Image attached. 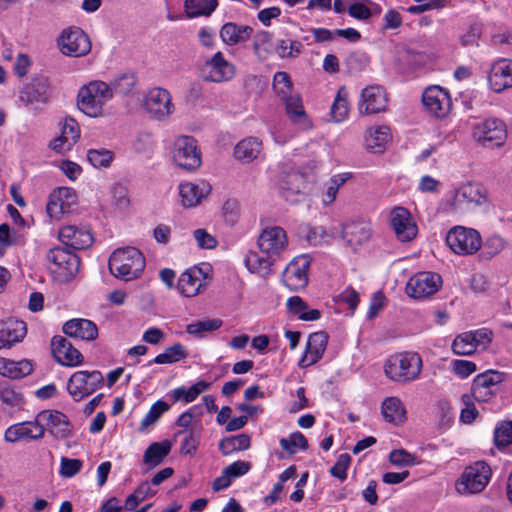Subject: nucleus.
<instances>
[{
  "label": "nucleus",
  "mask_w": 512,
  "mask_h": 512,
  "mask_svg": "<svg viewBox=\"0 0 512 512\" xmlns=\"http://www.w3.org/2000/svg\"><path fill=\"white\" fill-rule=\"evenodd\" d=\"M109 270L112 275L124 281L138 278L145 268V258L134 247L115 250L109 258Z\"/></svg>",
  "instance_id": "obj_1"
},
{
  "label": "nucleus",
  "mask_w": 512,
  "mask_h": 512,
  "mask_svg": "<svg viewBox=\"0 0 512 512\" xmlns=\"http://www.w3.org/2000/svg\"><path fill=\"white\" fill-rule=\"evenodd\" d=\"M422 360L417 353H398L390 356L384 364L385 375L394 382L406 383L417 379L421 373Z\"/></svg>",
  "instance_id": "obj_2"
},
{
  "label": "nucleus",
  "mask_w": 512,
  "mask_h": 512,
  "mask_svg": "<svg viewBox=\"0 0 512 512\" xmlns=\"http://www.w3.org/2000/svg\"><path fill=\"white\" fill-rule=\"evenodd\" d=\"M112 99L109 84L95 80L79 89L77 105L80 111L90 117H98L102 114L103 106Z\"/></svg>",
  "instance_id": "obj_3"
},
{
  "label": "nucleus",
  "mask_w": 512,
  "mask_h": 512,
  "mask_svg": "<svg viewBox=\"0 0 512 512\" xmlns=\"http://www.w3.org/2000/svg\"><path fill=\"white\" fill-rule=\"evenodd\" d=\"M46 259L53 265L50 269L60 282L72 280L79 271L80 258L66 248H51L46 254Z\"/></svg>",
  "instance_id": "obj_4"
},
{
  "label": "nucleus",
  "mask_w": 512,
  "mask_h": 512,
  "mask_svg": "<svg viewBox=\"0 0 512 512\" xmlns=\"http://www.w3.org/2000/svg\"><path fill=\"white\" fill-rule=\"evenodd\" d=\"M490 475L491 469L485 462H476L465 468L456 482V490L460 494L479 493L487 486Z\"/></svg>",
  "instance_id": "obj_5"
},
{
  "label": "nucleus",
  "mask_w": 512,
  "mask_h": 512,
  "mask_svg": "<svg viewBox=\"0 0 512 512\" xmlns=\"http://www.w3.org/2000/svg\"><path fill=\"white\" fill-rule=\"evenodd\" d=\"M446 243L454 253L470 255L479 250L482 239L477 230L456 226L447 233Z\"/></svg>",
  "instance_id": "obj_6"
},
{
  "label": "nucleus",
  "mask_w": 512,
  "mask_h": 512,
  "mask_svg": "<svg viewBox=\"0 0 512 512\" xmlns=\"http://www.w3.org/2000/svg\"><path fill=\"white\" fill-rule=\"evenodd\" d=\"M472 136L483 147H500L507 137L506 125L500 119L489 118L474 125Z\"/></svg>",
  "instance_id": "obj_7"
},
{
  "label": "nucleus",
  "mask_w": 512,
  "mask_h": 512,
  "mask_svg": "<svg viewBox=\"0 0 512 512\" xmlns=\"http://www.w3.org/2000/svg\"><path fill=\"white\" fill-rule=\"evenodd\" d=\"M173 160L178 167L188 171L200 167L202 160L197 140L192 136L178 137L174 142Z\"/></svg>",
  "instance_id": "obj_8"
},
{
  "label": "nucleus",
  "mask_w": 512,
  "mask_h": 512,
  "mask_svg": "<svg viewBox=\"0 0 512 512\" xmlns=\"http://www.w3.org/2000/svg\"><path fill=\"white\" fill-rule=\"evenodd\" d=\"M58 45L64 55L80 57L91 50V42L88 35L78 27H70L61 33Z\"/></svg>",
  "instance_id": "obj_9"
},
{
  "label": "nucleus",
  "mask_w": 512,
  "mask_h": 512,
  "mask_svg": "<svg viewBox=\"0 0 512 512\" xmlns=\"http://www.w3.org/2000/svg\"><path fill=\"white\" fill-rule=\"evenodd\" d=\"M441 284L440 275L432 272H420L408 280L405 290L409 297L420 300L435 294Z\"/></svg>",
  "instance_id": "obj_10"
},
{
  "label": "nucleus",
  "mask_w": 512,
  "mask_h": 512,
  "mask_svg": "<svg viewBox=\"0 0 512 512\" xmlns=\"http://www.w3.org/2000/svg\"><path fill=\"white\" fill-rule=\"evenodd\" d=\"M235 73V66L228 62L221 52H217L205 62L201 77L206 82L221 83L231 80Z\"/></svg>",
  "instance_id": "obj_11"
},
{
  "label": "nucleus",
  "mask_w": 512,
  "mask_h": 512,
  "mask_svg": "<svg viewBox=\"0 0 512 512\" xmlns=\"http://www.w3.org/2000/svg\"><path fill=\"white\" fill-rule=\"evenodd\" d=\"M311 258L307 254L295 257L283 271V281L291 290L305 288L308 284V270Z\"/></svg>",
  "instance_id": "obj_12"
},
{
  "label": "nucleus",
  "mask_w": 512,
  "mask_h": 512,
  "mask_svg": "<svg viewBox=\"0 0 512 512\" xmlns=\"http://www.w3.org/2000/svg\"><path fill=\"white\" fill-rule=\"evenodd\" d=\"M144 106L150 116L156 120L166 119L174 110L169 92L159 87L148 92L144 99Z\"/></svg>",
  "instance_id": "obj_13"
},
{
  "label": "nucleus",
  "mask_w": 512,
  "mask_h": 512,
  "mask_svg": "<svg viewBox=\"0 0 512 512\" xmlns=\"http://www.w3.org/2000/svg\"><path fill=\"white\" fill-rule=\"evenodd\" d=\"M505 380V374L488 370L475 377L471 387V395L477 402H487L495 394L494 387Z\"/></svg>",
  "instance_id": "obj_14"
},
{
  "label": "nucleus",
  "mask_w": 512,
  "mask_h": 512,
  "mask_svg": "<svg viewBox=\"0 0 512 512\" xmlns=\"http://www.w3.org/2000/svg\"><path fill=\"white\" fill-rule=\"evenodd\" d=\"M387 103L384 88L380 85H371L361 91L358 110L360 114H377L386 110Z\"/></svg>",
  "instance_id": "obj_15"
},
{
  "label": "nucleus",
  "mask_w": 512,
  "mask_h": 512,
  "mask_svg": "<svg viewBox=\"0 0 512 512\" xmlns=\"http://www.w3.org/2000/svg\"><path fill=\"white\" fill-rule=\"evenodd\" d=\"M287 244L286 232L278 226L264 229L258 239L260 251L269 256H279Z\"/></svg>",
  "instance_id": "obj_16"
},
{
  "label": "nucleus",
  "mask_w": 512,
  "mask_h": 512,
  "mask_svg": "<svg viewBox=\"0 0 512 512\" xmlns=\"http://www.w3.org/2000/svg\"><path fill=\"white\" fill-rule=\"evenodd\" d=\"M38 422L56 438L64 439L71 435L68 417L57 410H43L37 414Z\"/></svg>",
  "instance_id": "obj_17"
},
{
  "label": "nucleus",
  "mask_w": 512,
  "mask_h": 512,
  "mask_svg": "<svg viewBox=\"0 0 512 512\" xmlns=\"http://www.w3.org/2000/svg\"><path fill=\"white\" fill-rule=\"evenodd\" d=\"M45 428L38 422V416L33 421L16 423L5 431V441L16 443L21 440H38L44 436Z\"/></svg>",
  "instance_id": "obj_18"
},
{
  "label": "nucleus",
  "mask_w": 512,
  "mask_h": 512,
  "mask_svg": "<svg viewBox=\"0 0 512 512\" xmlns=\"http://www.w3.org/2000/svg\"><path fill=\"white\" fill-rule=\"evenodd\" d=\"M390 223L397 238L402 242L411 241L417 235V226L410 212L404 207H396L392 210Z\"/></svg>",
  "instance_id": "obj_19"
},
{
  "label": "nucleus",
  "mask_w": 512,
  "mask_h": 512,
  "mask_svg": "<svg viewBox=\"0 0 512 512\" xmlns=\"http://www.w3.org/2000/svg\"><path fill=\"white\" fill-rule=\"evenodd\" d=\"M59 240L68 248L83 250L92 245L94 238L86 227L67 225L59 230Z\"/></svg>",
  "instance_id": "obj_20"
},
{
  "label": "nucleus",
  "mask_w": 512,
  "mask_h": 512,
  "mask_svg": "<svg viewBox=\"0 0 512 512\" xmlns=\"http://www.w3.org/2000/svg\"><path fill=\"white\" fill-rule=\"evenodd\" d=\"M51 349L55 360L64 366L74 367L83 362V355L66 338L54 336Z\"/></svg>",
  "instance_id": "obj_21"
},
{
  "label": "nucleus",
  "mask_w": 512,
  "mask_h": 512,
  "mask_svg": "<svg viewBox=\"0 0 512 512\" xmlns=\"http://www.w3.org/2000/svg\"><path fill=\"white\" fill-rule=\"evenodd\" d=\"M306 184V177L297 170L283 172L279 179L280 192L291 203L298 201L296 196L304 193Z\"/></svg>",
  "instance_id": "obj_22"
},
{
  "label": "nucleus",
  "mask_w": 512,
  "mask_h": 512,
  "mask_svg": "<svg viewBox=\"0 0 512 512\" xmlns=\"http://www.w3.org/2000/svg\"><path fill=\"white\" fill-rule=\"evenodd\" d=\"M279 99L285 105L286 114L293 124L298 125L303 130L312 128V123L305 112L300 94L292 92Z\"/></svg>",
  "instance_id": "obj_23"
},
{
  "label": "nucleus",
  "mask_w": 512,
  "mask_h": 512,
  "mask_svg": "<svg viewBox=\"0 0 512 512\" xmlns=\"http://www.w3.org/2000/svg\"><path fill=\"white\" fill-rule=\"evenodd\" d=\"M50 83L46 76L33 78L32 82L20 91V101L25 105L34 102L46 103L50 96Z\"/></svg>",
  "instance_id": "obj_24"
},
{
  "label": "nucleus",
  "mask_w": 512,
  "mask_h": 512,
  "mask_svg": "<svg viewBox=\"0 0 512 512\" xmlns=\"http://www.w3.org/2000/svg\"><path fill=\"white\" fill-rule=\"evenodd\" d=\"M423 105L436 117H444L450 108L448 94L440 87L427 88L422 95Z\"/></svg>",
  "instance_id": "obj_25"
},
{
  "label": "nucleus",
  "mask_w": 512,
  "mask_h": 512,
  "mask_svg": "<svg viewBox=\"0 0 512 512\" xmlns=\"http://www.w3.org/2000/svg\"><path fill=\"white\" fill-rule=\"evenodd\" d=\"M490 87L493 91L500 93L512 87V61L501 59L495 62L488 76Z\"/></svg>",
  "instance_id": "obj_26"
},
{
  "label": "nucleus",
  "mask_w": 512,
  "mask_h": 512,
  "mask_svg": "<svg viewBox=\"0 0 512 512\" xmlns=\"http://www.w3.org/2000/svg\"><path fill=\"white\" fill-rule=\"evenodd\" d=\"M328 343V335L325 332L312 333L307 341L305 354L300 359L298 365L301 368H306L319 361Z\"/></svg>",
  "instance_id": "obj_27"
},
{
  "label": "nucleus",
  "mask_w": 512,
  "mask_h": 512,
  "mask_svg": "<svg viewBox=\"0 0 512 512\" xmlns=\"http://www.w3.org/2000/svg\"><path fill=\"white\" fill-rule=\"evenodd\" d=\"M205 279L206 276L202 269L193 267L181 274L177 288L182 295L192 297L197 295L200 289L205 286Z\"/></svg>",
  "instance_id": "obj_28"
},
{
  "label": "nucleus",
  "mask_w": 512,
  "mask_h": 512,
  "mask_svg": "<svg viewBox=\"0 0 512 512\" xmlns=\"http://www.w3.org/2000/svg\"><path fill=\"white\" fill-rule=\"evenodd\" d=\"M372 235L369 223L365 221H351L342 228V237L352 248L366 243Z\"/></svg>",
  "instance_id": "obj_29"
},
{
  "label": "nucleus",
  "mask_w": 512,
  "mask_h": 512,
  "mask_svg": "<svg viewBox=\"0 0 512 512\" xmlns=\"http://www.w3.org/2000/svg\"><path fill=\"white\" fill-rule=\"evenodd\" d=\"M26 324L20 320L0 322V349L10 348L26 336Z\"/></svg>",
  "instance_id": "obj_30"
},
{
  "label": "nucleus",
  "mask_w": 512,
  "mask_h": 512,
  "mask_svg": "<svg viewBox=\"0 0 512 512\" xmlns=\"http://www.w3.org/2000/svg\"><path fill=\"white\" fill-rule=\"evenodd\" d=\"M180 196L184 207H195L209 195L211 186L205 181L199 183L186 182L180 185Z\"/></svg>",
  "instance_id": "obj_31"
},
{
  "label": "nucleus",
  "mask_w": 512,
  "mask_h": 512,
  "mask_svg": "<svg viewBox=\"0 0 512 512\" xmlns=\"http://www.w3.org/2000/svg\"><path fill=\"white\" fill-rule=\"evenodd\" d=\"M63 332L73 338L92 341L98 336V328L88 319H71L63 325Z\"/></svg>",
  "instance_id": "obj_32"
},
{
  "label": "nucleus",
  "mask_w": 512,
  "mask_h": 512,
  "mask_svg": "<svg viewBox=\"0 0 512 512\" xmlns=\"http://www.w3.org/2000/svg\"><path fill=\"white\" fill-rule=\"evenodd\" d=\"M252 33V27L232 22L224 24L220 30L222 40L229 45H236L247 41Z\"/></svg>",
  "instance_id": "obj_33"
},
{
  "label": "nucleus",
  "mask_w": 512,
  "mask_h": 512,
  "mask_svg": "<svg viewBox=\"0 0 512 512\" xmlns=\"http://www.w3.org/2000/svg\"><path fill=\"white\" fill-rule=\"evenodd\" d=\"M88 371H77L71 375L67 383V390L75 401H80L84 397L92 394L88 385Z\"/></svg>",
  "instance_id": "obj_34"
},
{
  "label": "nucleus",
  "mask_w": 512,
  "mask_h": 512,
  "mask_svg": "<svg viewBox=\"0 0 512 512\" xmlns=\"http://www.w3.org/2000/svg\"><path fill=\"white\" fill-rule=\"evenodd\" d=\"M32 371L33 366L28 360L15 362L5 358H0V374L5 377L18 379L29 375Z\"/></svg>",
  "instance_id": "obj_35"
},
{
  "label": "nucleus",
  "mask_w": 512,
  "mask_h": 512,
  "mask_svg": "<svg viewBox=\"0 0 512 512\" xmlns=\"http://www.w3.org/2000/svg\"><path fill=\"white\" fill-rule=\"evenodd\" d=\"M262 143L254 137L241 140L234 149L236 159L249 163L257 158L261 151Z\"/></svg>",
  "instance_id": "obj_36"
},
{
  "label": "nucleus",
  "mask_w": 512,
  "mask_h": 512,
  "mask_svg": "<svg viewBox=\"0 0 512 512\" xmlns=\"http://www.w3.org/2000/svg\"><path fill=\"white\" fill-rule=\"evenodd\" d=\"M250 446L251 438L246 433L225 437L218 444V448L224 456L247 450Z\"/></svg>",
  "instance_id": "obj_37"
},
{
  "label": "nucleus",
  "mask_w": 512,
  "mask_h": 512,
  "mask_svg": "<svg viewBox=\"0 0 512 512\" xmlns=\"http://www.w3.org/2000/svg\"><path fill=\"white\" fill-rule=\"evenodd\" d=\"M276 256H260L257 252H249L245 258L246 267L253 273H258L263 277L270 275L271 266L275 262Z\"/></svg>",
  "instance_id": "obj_38"
},
{
  "label": "nucleus",
  "mask_w": 512,
  "mask_h": 512,
  "mask_svg": "<svg viewBox=\"0 0 512 512\" xmlns=\"http://www.w3.org/2000/svg\"><path fill=\"white\" fill-rule=\"evenodd\" d=\"M382 415L388 422L399 424L405 419V409L397 397L386 398L381 406Z\"/></svg>",
  "instance_id": "obj_39"
},
{
  "label": "nucleus",
  "mask_w": 512,
  "mask_h": 512,
  "mask_svg": "<svg viewBox=\"0 0 512 512\" xmlns=\"http://www.w3.org/2000/svg\"><path fill=\"white\" fill-rule=\"evenodd\" d=\"M390 139L389 128L380 126L375 129H370L365 137L366 148L374 153L383 151L385 144Z\"/></svg>",
  "instance_id": "obj_40"
},
{
  "label": "nucleus",
  "mask_w": 512,
  "mask_h": 512,
  "mask_svg": "<svg viewBox=\"0 0 512 512\" xmlns=\"http://www.w3.org/2000/svg\"><path fill=\"white\" fill-rule=\"evenodd\" d=\"M171 450L169 441L154 442L144 452L143 461L152 467L161 464Z\"/></svg>",
  "instance_id": "obj_41"
},
{
  "label": "nucleus",
  "mask_w": 512,
  "mask_h": 512,
  "mask_svg": "<svg viewBox=\"0 0 512 512\" xmlns=\"http://www.w3.org/2000/svg\"><path fill=\"white\" fill-rule=\"evenodd\" d=\"M217 0H185V10L190 18L209 16L217 7Z\"/></svg>",
  "instance_id": "obj_42"
},
{
  "label": "nucleus",
  "mask_w": 512,
  "mask_h": 512,
  "mask_svg": "<svg viewBox=\"0 0 512 512\" xmlns=\"http://www.w3.org/2000/svg\"><path fill=\"white\" fill-rule=\"evenodd\" d=\"M209 387L210 383L201 380L188 389H185L184 387L174 389L172 391V398L175 402L184 400L186 403H190L194 401L202 392L208 390Z\"/></svg>",
  "instance_id": "obj_43"
},
{
  "label": "nucleus",
  "mask_w": 512,
  "mask_h": 512,
  "mask_svg": "<svg viewBox=\"0 0 512 512\" xmlns=\"http://www.w3.org/2000/svg\"><path fill=\"white\" fill-rule=\"evenodd\" d=\"M271 47L272 34L265 30L257 32L253 42V50L257 58L265 60L271 53Z\"/></svg>",
  "instance_id": "obj_44"
},
{
  "label": "nucleus",
  "mask_w": 512,
  "mask_h": 512,
  "mask_svg": "<svg viewBox=\"0 0 512 512\" xmlns=\"http://www.w3.org/2000/svg\"><path fill=\"white\" fill-rule=\"evenodd\" d=\"M348 112L349 107L347 101V92L344 87H341L331 106L330 114L333 120L339 123L342 122L347 117Z\"/></svg>",
  "instance_id": "obj_45"
},
{
  "label": "nucleus",
  "mask_w": 512,
  "mask_h": 512,
  "mask_svg": "<svg viewBox=\"0 0 512 512\" xmlns=\"http://www.w3.org/2000/svg\"><path fill=\"white\" fill-rule=\"evenodd\" d=\"M187 357V352L184 346L180 343H176L168 348L159 355H157L153 362L156 364H172L178 362Z\"/></svg>",
  "instance_id": "obj_46"
},
{
  "label": "nucleus",
  "mask_w": 512,
  "mask_h": 512,
  "mask_svg": "<svg viewBox=\"0 0 512 512\" xmlns=\"http://www.w3.org/2000/svg\"><path fill=\"white\" fill-rule=\"evenodd\" d=\"M69 196H71V189L69 188H59L50 195L46 210L51 218H58L63 214L60 200Z\"/></svg>",
  "instance_id": "obj_47"
},
{
  "label": "nucleus",
  "mask_w": 512,
  "mask_h": 512,
  "mask_svg": "<svg viewBox=\"0 0 512 512\" xmlns=\"http://www.w3.org/2000/svg\"><path fill=\"white\" fill-rule=\"evenodd\" d=\"M135 84V76L131 73H124L116 77L111 84H109V88L111 89L112 96L114 93L126 95L133 89Z\"/></svg>",
  "instance_id": "obj_48"
},
{
  "label": "nucleus",
  "mask_w": 512,
  "mask_h": 512,
  "mask_svg": "<svg viewBox=\"0 0 512 512\" xmlns=\"http://www.w3.org/2000/svg\"><path fill=\"white\" fill-rule=\"evenodd\" d=\"M279 442L281 447L289 454H295L298 449H308V441L300 432H294L288 438H281Z\"/></svg>",
  "instance_id": "obj_49"
},
{
  "label": "nucleus",
  "mask_w": 512,
  "mask_h": 512,
  "mask_svg": "<svg viewBox=\"0 0 512 512\" xmlns=\"http://www.w3.org/2000/svg\"><path fill=\"white\" fill-rule=\"evenodd\" d=\"M474 338L471 333H463L458 335L453 343L452 350L457 355H470L476 350V346L473 342Z\"/></svg>",
  "instance_id": "obj_50"
},
{
  "label": "nucleus",
  "mask_w": 512,
  "mask_h": 512,
  "mask_svg": "<svg viewBox=\"0 0 512 512\" xmlns=\"http://www.w3.org/2000/svg\"><path fill=\"white\" fill-rule=\"evenodd\" d=\"M273 89L279 98L286 97L287 94L294 92L291 78L287 72L279 71L275 73Z\"/></svg>",
  "instance_id": "obj_51"
},
{
  "label": "nucleus",
  "mask_w": 512,
  "mask_h": 512,
  "mask_svg": "<svg viewBox=\"0 0 512 512\" xmlns=\"http://www.w3.org/2000/svg\"><path fill=\"white\" fill-rule=\"evenodd\" d=\"M222 321L219 319H209L191 323L187 326V332L191 335L201 337L204 332H212L219 329Z\"/></svg>",
  "instance_id": "obj_52"
},
{
  "label": "nucleus",
  "mask_w": 512,
  "mask_h": 512,
  "mask_svg": "<svg viewBox=\"0 0 512 512\" xmlns=\"http://www.w3.org/2000/svg\"><path fill=\"white\" fill-rule=\"evenodd\" d=\"M87 159L96 168L108 167L113 160V152L107 149H90Z\"/></svg>",
  "instance_id": "obj_53"
},
{
  "label": "nucleus",
  "mask_w": 512,
  "mask_h": 512,
  "mask_svg": "<svg viewBox=\"0 0 512 512\" xmlns=\"http://www.w3.org/2000/svg\"><path fill=\"white\" fill-rule=\"evenodd\" d=\"M0 400L11 407H17L23 403L22 394L16 392L8 382L0 383Z\"/></svg>",
  "instance_id": "obj_54"
},
{
  "label": "nucleus",
  "mask_w": 512,
  "mask_h": 512,
  "mask_svg": "<svg viewBox=\"0 0 512 512\" xmlns=\"http://www.w3.org/2000/svg\"><path fill=\"white\" fill-rule=\"evenodd\" d=\"M169 409V405L164 401H157L155 402L148 413L145 415V417L142 419L140 428L142 430L146 429L150 425L154 424L161 415L166 412Z\"/></svg>",
  "instance_id": "obj_55"
},
{
  "label": "nucleus",
  "mask_w": 512,
  "mask_h": 512,
  "mask_svg": "<svg viewBox=\"0 0 512 512\" xmlns=\"http://www.w3.org/2000/svg\"><path fill=\"white\" fill-rule=\"evenodd\" d=\"M62 139L68 140L69 145H74L80 137V127L72 117H66L61 128Z\"/></svg>",
  "instance_id": "obj_56"
},
{
  "label": "nucleus",
  "mask_w": 512,
  "mask_h": 512,
  "mask_svg": "<svg viewBox=\"0 0 512 512\" xmlns=\"http://www.w3.org/2000/svg\"><path fill=\"white\" fill-rule=\"evenodd\" d=\"M351 464V456L347 453L338 456L336 463L331 467L330 474L344 481L347 478V469Z\"/></svg>",
  "instance_id": "obj_57"
},
{
  "label": "nucleus",
  "mask_w": 512,
  "mask_h": 512,
  "mask_svg": "<svg viewBox=\"0 0 512 512\" xmlns=\"http://www.w3.org/2000/svg\"><path fill=\"white\" fill-rule=\"evenodd\" d=\"M494 441L498 447L512 443V421L504 422L495 429Z\"/></svg>",
  "instance_id": "obj_58"
},
{
  "label": "nucleus",
  "mask_w": 512,
  "mask_h": 512,
  "mask_svg": "<svg viewBox=\"0 0 512 512\" xmlns=\"http://www.w3.org/2000/svg\"><path fill=\"white\" fill-rule=\"evenodd\" d=\"M472 399L473 397L469 394H463L461 397V401L465 405V408L461 410L460 419L466 424L472 423L478 415V411Z\"/></svg>",
  "instance_id": "obj_59"
},
{
  "label": "nucleus",
  "mask_w": 512,
  "mask_h": 512,
  "mask_svg": "<svg viewBox=\"0 0 512 512\" xmlns=\"http://www.w3.org/2000/svg\"><path fill=\"white\" fill-rule=\"evenodd\" d=\"M389 460L396 466H412L417 463V457L403 449L393 450L389 455Z\"/></svg>",
  "instance_id": "obj_60"
},
{
  "label": "nucleus",
  "mask_w": 512,
  "mask_h": 512,
  "mask_svg": "<svg viewBox=\"0 0 512 512\" xmlns=\"http://www.w3.org/2000/svg\"><path fill=\"white\" fill-rule=\"evenodd\" d=\"M113 204L120 210L126 209L130 200L128 197V190L122 184H115L111 190Z\"/></svg>",
  "instance_id": "obj_61"
},
{
  "label": "nucleus",
  "mask_w": 512,
  "mask_h": 512,
  "mask_svg": "<svg viewBox=\"0 0 512 512\" xmlns=\"http://www.w3.org/2000/svg\"><path fill=\"white\" fill-rule=\"evenodd\" d=\"M193 236L201 249H213L218 244L216 238L202 228L194 230Z\"/></svg>",
  "instance_id": "obj_62"
},
{
  "label": "nucleus",
  "mask_w": 512,
  "mask_h": 512,
  "mask_svg": "<svg viewBox=\"0 0 512 512\" xmlns=\"http://www.w3.org/2000/svg\"><path fill=\"white\" fill-rule=\"evenodd\" d=\"M82 461L79 459H70L66 457L61 458V467L60 474L63 477H73L75 476L82 468Z\"/></svg>",
  "instance_id": "obj_63"
},
{
  "label": "nucleus",
  "mask_w": 512,
  "mask_h": 512,
  "mask_svg": "<svg viewBox=\"0 0 512 512\" xmlns=\"http://www.w3.org/2000/svg\"><path fill=\"white\" fill-rule=\"evenodd\" d=\"M452 369L459 377L466 378L476 371V364L468 360H454Z\"/></svg>",
  "instance_id": "obj_64"
}]
</instances>
